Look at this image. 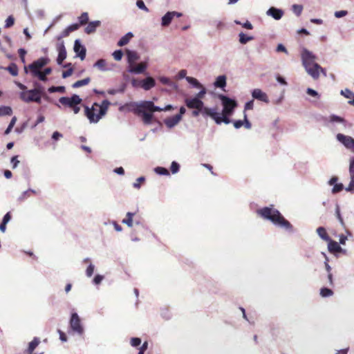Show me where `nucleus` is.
<instances>
[{
  "instance_id": "1",
  "label": "nucleus",
  "mask_w": 354,
  "mask_h": 354,
  "mask_svg": "<svg viewBox=\"0 0 354 354\" xmlns=\"http://www.w3.org/2000/svg\"><path fill=\"white\" fill-rule=\"evenodd\" d=\"M129 109L134 114L141 115L145 124H150L153 120V113L160 111V107L154 104L152 101H142L140 103H131Z\"/></svg>"
},
{
  "instance_id": "2",
  "label": "nucleus",
  "mask_w": 354,
  "mask_h": 354,
  "mask_svg": "<svg viewBox=\"0 0 354 354\" xmlns=\"http://www.w3.org/2000/svg\"><path fill=\"white\" fill-rule=\"evenodd\" d=\"M257 214L262 218L272 221L276 225L288 230H292V225L291 223L276 209L265 207L258 209Z\"/></svg>"
},
{
  "instance_id": "3",
  "label": "nucleus",
  "mask_w": 354,
  "mask_h": 354,
  "mask_svg": "<svg viewBox=\"0 0 354 354\" xmlns=\"http://www.w3.org/2000/svg\"><path fill=\"white\" fill-rule=\"evenodd\" d=\"M315 57L308 50H304L301 54L303 65L306 72L314 79L317 80L319 73H322L325 76L326 73L324 68L315 62Z\"/></svg>"
},
{
  "instance_id": "4",
  "label": "nucleus",
  "mask_w": 354,
  "mask_h": 354,
  "mask_svg": "<svg viewBox=\"0 0 354 354\" xmlns=\"http://www.w3.org/2000/svg\"><path fill=\"white\" fill-rule=\"evenodd\" d=\"M109 105L107 100H103L101 104L95 102L91 108L85 106V115L90 122L96 123L106 113Z\"/></svg>"
},
{
  "instance_id": "5",
  "label": "nucleus",
  "mask_w": 354,
  "mask_h": 354,
  "mask_svg": "<svg viewBox=\"0 0 354 354\" xmlns=\"http://www.w3.org/2000/svg\"><path fill=\"white\" fill-rule=\"evenodd\" d=\"M15 84L19 88L22 90V92H21L19 94V97L22 101H24L26 103H29V102H37L39 104L41 103V96L38 95V92L37 90L31 89V90L26 91L27 87L24 84H21V82H15Z\"/></svg>"
},
{
  "instance_id": "6",
  "label": "nucleus",
  "mask_w": 354,
  "mask_h": 354,
  "mask_svg": "<svg viewBox=\"0 0 354 354\" xmlns=\"http://www.w3.org/2000/svg\"><path fill=\"white\" fill-rule=\"evenodd\" d=\"M82 99L77 95H73L71 97H61L59 102L63 106H68L71 108L75 114H77L80 111V107L78 106L82 103Z\"/></svg>"
},
{
  "instance_id": "7",
  "label": "nucleus",
  "mask_w": 354,
  "mask_h": 354,
  "mask_svg": "<svg viewBox=\"0 0 354 354\" xmlns=\"http://www.w3.org/2000/svg\"><path fill=\"white\" fill-rule=\"evenodd\" d=\"M48 58L41 57L28 66H24V71L28 73L29 70L34 77H37L40 70L48 63Z\"/></svg>"
},
{
  "instance_id": "8",
  "label": "nucleus",
  "mask_w": 354,
  "mask_h": 354,
  "mask_svg": "<svg viewBox=\"0 0 354 354\" xmlns=\"http://www.w3.org/2000/svg\"><path fill=\"white\" fill-rule=\"evenodd\" d=\"M218 98L222 102L223 109L221 113L225 115H232L234 109L237 106V103L234 100L230 99V97L220 94Z\"/></svg>"
},
{
  "instance_id": "9",
  "label": "nucleus",
  "mask_w": 354,
  "mask_h": 354,
  "mask_svg": "<svg viewBox=\"0 0 354 354\" xmlns=\"http://www.w3.org/2000/svg\"><path fill=\"white\" fill-rule=\"evenodd\" d=\"M70 326L73 331L77 333L80 335H82L84 332V328L81 324V320L76 313H74L71 315L70 319Z\"/></svg>"
},
{
  "instance_id": "10",
  "label": "nucleus",
  "mask_w": 354,
  "mask_h": 354,
  "mask_svg": "<svg viewBox=\"0 0 354 354\" xmlns=\"http://www.w3.org/2000/svg\"><path fill=\"white\" fill-rule=\"evenodd\" d=\"M132 84L133 86H137L138 85H140L142 88H144L146 91H148L155 86L156 82L153 77H148L145 80L140 81L139 84H137L136 81L133 80L132 81Z\"/></svg>"
},
{
  "instance_id": "11",
  "label": "nucleus",
  "mask_w": 354,
  "mask_h": 354,
  "mask_svg": "<svg viewBox=\"0 0 354 354\" xmlns=\"http://www.w3.org/2000/svg\"><path fill=\"white\" fill-rule=\"evenodd\" d=\"M212 115L213 116H211V118H212L218 124H220L221 122H224L225 124H229L231 122V120L229 118V116H230L231 115L218 113L216 112V109H214Z\"/></svg>"
},
{
  "instance_id": "12",
  "label": "nucleus",
  "mask_w": 354,
  "mask_h": 354,
  "mask_svg": "<svg viewBox=\"0 0 354 354\" xmlns=\"http://www.w3.org/2000/svg\"><path fill=\"white\" fill-rule=\"evenodd\" d=\"M182 16V13L176 11L167 12L162 17L161 25L164 27L168 26L174 17H180Z\"/></svg>"
},
{
  "instance_id": "13",
  "label": "nucleus",
  "mask_w": 354,
  "mask_h": 354,
  "mask_svg": "<svg viewBox=\"0 0 354 354\" xmlns=\"http://www.w3.org/2000/svg\"><path fill=\"white\" fill-rule=\"evenodd\" d=\"M337 138L348 149H350L354 143V139L353 138L343 135L342 133H338L337 135Z\"/></svg>"
},
{
  "instance_id": "14",
  "label": "nucleus",
  "mask_w": 354,
  "mask_h": 354,
  "mask_svg": "<svg viewBox=\"0 0 354 354\" xmlns=\"http://www.w3.org/2000/svg\"><path fill=\"white\" fill-rule=\"evenodd\" d=\"M252 95L254 99L259 100L266 103L269 102V99L267 94L263 92L259 88L254 89L253 91L252 92Z\"/></svg>"
},
{
  "instance_id": "15",
  "label": "nucleus",
  "mask_w": 354,
  "mask_h": 354,
  "mask_svg": "<svg viewBox=\"0 0 354 354\" xmlns=\"http://www.w3.org/2000/svg\"><path fill=\"white\" fill-rule=\"evenodd\" d=\"M74 51L77 53L81 60L86 57V48L82 46L79 40H75L74 44Z\"/></svg>"
},
{
  "instance_id": "16",
  "label": "nucleus",
  "mask_w": 354,
  "mask_h": 354,
  "mask_svg": "<svg viewBox=\"0 0 354 354\" xmlns=\"http://www.w3.org/2000/svg\"><path fill=\"white\" fill-rule=\"evenodd\" d=\"M147 67L146 62H141L136 66H129V71L131 73L140 74L145 72Z\"/></svg>"
},
{
  "instance_id": "17",
  "label": "nucleus",
  "mask_w": 354,
  "mask_h": 354,
  "mask_svg": "<svg viewBox=\"0 0 354 354\" xmlns=\"http://www.w3.org/2000/svg\"><path fill=\"white\" fill-rule=\"evenodd\" d=\"M185 104L189 109H195L200 105H203V102L199 100L198 97L187 98L185 100Z\"/></svg>"
},
{
  "instance_id": "18",
  "label": "nucleus",
  "mask_w": 354,
  "mask_h": 354,
  "mask_svg": "<svg viewBox=\"0 0 354 354\" xmlns=\"http://www.w3.org/2000/svg\"><path fill=\"white\" fill-rule=\"evenodd\" d=\"M181 120L180 115H175L172 117L167 118L164 122L168 128H172L176 126Z\"/></svg>"
},
{
  "instance_id": "19",
  "label": "nucleus",
  "mask_w": 354,
  "mask_h": 354,
  "mask_svg": "<svg viewBox=\"0 0 354 354\" xmlns=\"http://www.w3.org/2000/svg\"><path fill=\"white\" fill-rule=\"evenodd\" d=\"M126 54L127 57V62L129 66L135 64L136 62L139 59V55L136 51L126 50Z\"/></svg>"
},
{
  "instance_id": "20",
  "label": "nucleus",
  "mask_w": 354,
  "mask_h": 354,
  "mask_svg": "<svg viewBox=\"0 0 354 354\" xmlns=\"http://www.w3.org/2000/svg\"><path fill=\"white\" fill-rule=\"evenodd\" d=\"M57 50L59 53L57 58V62L60 65L66 57V50L63 42L58 46Z\"/></svg>"
},
{
  "instance_id": "21",
  "label": "nucleus",
  "mask_w": 354,
  "mask_h": 354,
  "mask_svg": "<svg viewBox=\"0 0 354 354\" xmlns=\"http://www.w3.org/2000/svg\"><path fill=\"white\" fill-rule=\"evenodd\" d=\"M195 111H198L200 114H202L203 117L213 116L212 113L214 109H210L208 107H205L203 105H200L197 106V108L194 109Z\"/></svg>"
},
{
  "instance_id": "22",
  "label": "nucleus",
  "mask_w": 354,
  "mask_h": 354,
  "mask_svg": "<svg viewBox=\"0 0 354 354\" xmlns=\"http://www.w3.org/2000/svg\"><path fill=\"white\" fill-rule=\"evenodd\" d=\"M267 14L272 16L274 19L279 20L283 17V12L280 9L272 7L268 10Z\"/></svg>"
},
{
  "instance_id": "23",
  "label": "nucleus",
  "mask_w": 354,
  "mask_h": 354,
  "mask_svg": "<svg viewBox=\"0 0 354 354\" xmlns=\"http://www.w3.org/2000/svg\"><path fill=\"white\" fill-rule=\"evenodd\" d=\"M328 248L330 252H342V248L339 245V243L335 241H333L330 239V241H328Z\"/></svg>"
},
{
  "instance_id": "24",
  "label": "nucleus",
  "mask_w": 354,
  "mask_h": 354,
  "mask_svg": "<svg viewBox=\"0 0 354 354\" xmlns=\"http://www.w3.org/2000/svg\"><path fill=\"white\" fill-rule=\"evenodd\" d=\"M100 21H95L88 23L87 26L85 28V32L87 34H91L94 32L96 28L100 26Z\"/></svg>"
},
{
  "instance_id": "25",
  "label": "nucleus",
  "mask_w": 354,
  "mask_h": 354,
  "mask_svg": "<svg viewBox=\"0 0 354 354\" xmlns=\"http://www.w3.org/2000/svg\"><path fill=\"white\" fill-rule=\"evenodd\" d=\"M133 37L131 32H128L125 35H124L118 42V46H123L127 44L130 39Z\"/></svg>"
},
{
  "instance_id": "26",
  "label": "nucleus",
  "mask_w": 354,
  "mask_h": 354,
  "mask_svg": "<svg viewBox=\"0 0 354 354\" xmlns=\"http://www.w3.org/2000/svg\"><path fill=\"white\" fill-rule=\"evenodd\" d=\"M317 233L323 240L326 241H330V237L327 234L326 229L324 227H319L317 229Z\"/></svg>"
},
{
  "instance_id": "27",
  "label": "nucleus",
  "mask_w": 354,
  "mask_h": 354,
  "mask_svg": "<svg viewBox=\"0 0 354 354\" xmlns=\"http://www.w3.org/2000/svg\"><path fill=\"white\" fill-rule=\"evenodd\" d=\"M341 94L348 99H351L349 104L354 105V93L349 89H345L341 91Z\"/></svg>"
},
{
  "instance_id": "28",
  "label": "nucleus",
  "mask_w": 354,
  "mask_h": 354,
  "mask_svg": "<svg viewBox=\"0 0 354 354\" xmlns=\"http://www.w3.org/2000/svg\"><path fill=\"white\" fill-rule=\"evenodd\" d=\"M216 87L223 88L226 85V77L225 75H220L216 78L214 83Z\"/></svg>"
},
{
  "instance_id": "29",
  "label": "nucleus",
  "mask_w": 354,
  "mask_h": 354,
  "mask_svg": "<svg viewBox=\"0 0 354 354\" xmlns=\"http://www.w3.org/2000/svg\"><path fill=\"white\" fill-rule=\"evenodd\" d=\"M52 72V69L50 68H46L44 70V71H40L39 73L37 75V77L41 80V81H46L47 77L46 75L50 74Z\"/></svg>"
},
{
  "instance_id": "30",
  "label": "nucleus",
  "mask_w": 354,
  "mask_h": 354,
  "mask_svg": "<svg viewBox=\"0 0 354 354\" xmlns=\"http://www.w3.org/2000/svg\"><path fill=\"white\" fill-rule=\"evenodd\" d=\"M91 82L90 77H86L83 80H78L73 84V88H79L87 85Z\"/></svg>"
},
{
  "instance_id": "31",
  "label": "nucleus",
  "mask_w": 354,
  "mask_h": 354,
  "mask_svg": "<svg viewBox=\"0 0 354 354\" xmlns=\"http://www.w3.org/2000/svg\"><path fill=\"white\" fill-rule=\"evenodd\" d=\"M40 343L39 339L37 337H35L32 341H31L29 344L28 346V352L30 353H32L33 351L36 348V347L39 345Z\"/></svg>"
},
{
  "instance_id": "32",
  "label": "nucleus",
  "mask_w": 354,
  "mask_h": 354,
  "mask_svg": "<svg viewBox=\"0 0 354 354\" xmlns=\"http://www.w3.org/2000/svg\"><path fill=\"white\" fill-rule=\"evenodd\" d=\"M134 213L128 212L125 218L122 220V223L127 224L129 227L133 226V217Z\"/></svg>"
},
{
  "instance_id": "33",
  "label": "nucleus",
  "mask_w": 354,
  "mask_h": 354,
  "mask_svg": "<svg viewBox=\"0 0 354 354\" xmlns=\"http://www.w3.org/2000/svg\"><path fill=\"white\" fill-rule=\"evenodd\" d=\"M239 41L242 44H245L247 42L253 39V37L248 36L243 32H240L239 35Z\"/></svg>"
},
{
  "instance_id": "34",
  "label": "nucleus",
  "mask_w": 354,
  "mask_h": 354,
  "mask_svg": "<svg viewBox=\"0 0 354 354\" xmlns=\"http://www.w3.org/2000/svg\"><path fill=\"white\" fill-rule=\"evenodd\" d=\"M6 70L9 71V73L13 75V76H17L18 75V67L17 66L14 64V63H12L10 64L7 68H6Z\"/></svg>"
},
{
  "instance_id": "35",
  "label": "nucleus",
  "mask_w": 354,
  "mask_h": 354,
  "mask_svg": "<svg viewBox=\"0 0 354 354\" xmlns=\"http://www.w3.org/2000/svg\"><path fill=\"white\" fill-rule=\"evenodd\" d=\"M79 24L80 26L85 25L88 24V15L87 12H83L79 17Z\"/></svg>"
},
{
  "instance_id": "36",
  "label": "nucleus",
  "mask_w": 354,
  "mask_h": 354,
  "mask_svg": "<svg viewBox=\"0 0 354 354\" xmlns=\"http://www.w3.org/2000/svg\"><path fill=\"white\" fill-rule=\"evenodd\" d=\"M320 295L322 297H327L332 296L333 295V292L328 288H322L320 290Z\"/></svg>"
},
{
  "instance_id": "37",
  "label": "nucleus",
  "mask_w": 354,
  "mask_h": 354,
  "mask_svg": "<svg viewBox=\"0 0 354 354\" xmlns=\"http://www.w3.org/2000/svg\"><path fill=\"white\" fill-rule=\"evenodd\" d=\"M12 113V111L10 106L0 107V115H10Z\"/></svg>"
},
{
  "instance_id": "38",
  "label": "nucleus",
  "mask_w": 354,
  "mask_h": 354,
  "mask_svg": "<svg viewBox=\"0 0 354 354\" xmlns=\"http://www.w3.org/2000/svg\"><path fill=\"white\" fill-rule=\"evenodd\" d=\"M335 215L337 219L339 220V223L342 226H345L344 221L343 220V218L342 217L341 213H340V208L338 205H336L335 207Z\"/></svg>"
},
{
  "instance_id": "39",
  "label": "nucleus",
  "mask_w": 354,
  "mask_h": 354,
  "mask_svg": "<svg viewBox=\"0 0 354 354\" xmlns=\"http://www.w3.org/2000/svg\"><path fill=\"white\" fill-rule=\"evenodd\" d=\"M49 93L59 92V93H64L65 87L64 86H51L48 88Z\"/></svg>"
},
{
  "instance_id": "40",
  "label": "nucleus",
  "mask_w": 354,
  "mask_h": 354,
  "mask_svg": "<svg viewBox=\"0 0 354 354\" xmlns=\"http://www.w3.org/2000/svg\"><path fill=\"white\" fill-rule=\"evenodd\" d=\"M303 10V6L301 5L294 4L292 6V11L297 15L299 16Z\"/></svg>"
},
{
  "instance_id": "41",
  "label": "nucleus",
  "mask_w": 354,
  "mask_h": 354,
  "mask_svg": "<svg viewBox=\"0 0 354 354\" xmlns=\"http://www.w3.org/2000/svg\"><path fill=\"white\" fill-rule=\"evenodd\" d=\"M95 66H97L101 70H104L106 67V61L103 59H100L95 62Z\"/></svg>"
},
{
  "instance_id": "42",
  "label": "nucleus",
  "mask_w": 354,
  "mask_h": 354,
  "mask_svg": "<svg viewBox=\"0 0 354 354\" xmlns=\"http://www.w3.org/2000/svg\"><path fill=\"white\" fill-rule=\"evenodd\" d=\"M186 80H187L189 83L192 84V85H194V86H196V87H201V84L198 82V81L196 79L194 78V77H186Z\"/></svg>"
},
{
  "instance_id": "43",
  "label": "nucleus",
  "mask_w": 354,
  "mask_h": 354,
  "mask_svg": "<svg viewBox=\"0 0 354 354\" xmlns=\"http://www.w3.org/2000/svg\"><path fill=\"white\" fill-rule=\"evenodd\" d=\"M123 53L121 50H117L113 53V57L116 61H120L122 58Z\"/></svg>"
},
{
  "instance_id": "44",
  "label": "nucleus",
  "mask_w": 354,
  "mask_h": 354,
  "mask_svg": "<svg viewBox=\"0 0 354 354\" xmlns=\"http://www.w3.org/2000/svg\"><path fill=\"white\" fill-rule=\"evenodd\" d=\"M180 165L178 162L173 161L171 162L170 169L172 174H176L179 171Z\"/></svg>"
},
{
  "instance_id": "45",
  "label": "nucleus",
  "mask_w": 354,
  "mask_h": 354,
  "mask_svg": "<svg viewBox=\"0 0 354 354\" xmlns=\"http://www.w3.org/2000/svg\"><path fill=\"white\" fill-rule=\"evenodd\" d=\"M344 189V185L342 183H337L334 185L333 188L332 189L333 194H337Z\"/></svg>"
},
{
  "instance_id": "46",
  "label": "nucleus",
  "mask_w": 354,
  "mask_h": 354,
  "mask_svg": "<svg viewBox=\"0 0 354 354\" xmlns=\"http://www.w3.org/2000/svg\"><path fill=\"white\" fill-rule=\"evenodd\" d=\"M16 121H17L16 117H13L12 118V120H11V121H10L8 128L5 131V134H8L11 131L12 129L13 128V127L15 124Z\"/></svg>"
},
{
  "instance_id": "47",
  "label": "nucleus",
  "mask_w": 354,
  "mask_h": 354,
  "mask_svg": "<svg viewBox=\"0 0 354 354\" xmlns=\"http://www.w3.org/2000/svg\"><path fill=\"white\" fill-rule=\"evenodd\" d=\"M15 19L12 16H9L6 20L5 28H10L14 25Z\"/></svg>"
},
{
  "instance_id": "48",
  "label": "nucleus",
  "mask_w": 354,
  "mask_h": 354,
  "mask_svg": "<svg viewBox=\"0 0 354 354\" xmlns=\"http://www.w3.org/2000/svg\"><path fill=\"white\" fill-rule=\"evenodd\" d=\"M155 171L156 173L160 174V175H169V171L164 167H158L155 169Z\"/></svg>"
},
{
  "instance_id": "49",
  "label": "nucleus",
  "mask_w": 354,
  "mask_h": 354,
  "mask_svg": "<svg viewBox=\"0 0 354 354\" xmlns=\"http://www.w3.org/2000/svg\"><path fill=\"white\" fill-rule=\"evenodd\" d=\"M349 173L351 178H354V158H352L350 160Z\"/></svg>"
},
{
  "instance_id": "50",
  "label": "nucleus",
  "mask_w": 354,
  "mask_h": 354,
  "mask_svg": "<svg viewBox=\"0 0 354 354\" xmlns=\"http://www.w3.org/2000/svg\"><path fill=\"white\" fill-rule=\"evenodd\" d=\"M130 343L132 346L136 347L141 344V339L139 337H132Z\"/></svg>"
},
{
  "instance_id": "51",
  "label": "nucleus",
  "mask_w": 354,
  "mask_h": 354,
  "mask_svg": "<svg viewBox=\"0 0 354 354\" xmlns=\"http://www.w3.org/2000/svg\"><path fill=\"white\" fill-rule=\"evenodd\" d=\"M145 180V178L143 176L137 178L136 181L133 183V187L136 189L140 188V184Z\"/></svg>"
},
{
  "instance_id": "52",
  "label": "nucleus",
  "mask_w": 354,
  "mask_h": 354,
  "mask_svg": "<svg viewBox=\"0 0 354 354\" xmlns=\"http://www.w3.org/2000/svg\"><path fill=\"white\" fill-rule=\"evenodd\" d=\"M136 5L140 9L143 10L146 12H149V9L145 6V4L142 0H138L136 2Z\"/></svg>"
},
{
  "instance_id": "53",
  "label": "nucleus",
  "mask_w": 354,
  "mask_h": 354,
  "mask_svg": "<svg viewBox=\"0 0 354 354\" xmlns=\"http://www.w3.org/2000/svg\"><path fill=\"white\" fill-rule=\"evenodd\" d=\"M94 268H95L94 266L91 263L88 266V268L86 270V274L87 277H91L93 275V272H94Z\"/></svg>"
},
{
  "instance_id": "54",
  "label": "nucleus",
  "mask_w": 354,
  "mask_h": 354,
  "mask_svg": "<svg viewBox=\"0 0 354 354\" xmlns=\"http://www.w3.org/2000/svg\"><path fill=\"white\" fill-rule=\"evenodd\" d=\"M243 125L246 129H250L252 125L250 121L248 120V117L245 113H244Z\"/></svg>"
},
{
  "instance_id": "55",
  "label": "nucleus",
  "mask_w": 354,
  "mask_h": 354,
  "mask_svg": "<svg viewBox=\"0 0 354 354\" xmlns=\"http://www.w3.org/2000/svg\"><path fill=\"white\" fill-rule=\"evenodd\" d=\"M73 69L72 68H70L69 69L63 71L62 73V77L66 78L69 76H71L73 74Z\"/></svg>"
},
{
  "instance_id": "56",
  "label": "nucleus",
  "mask_w": 354,
  "mask_h": 354,
  "mask_svg": "<svg viewBox=\"0 0 354 354\" xmlns=\"http://www.w3.org/2000/svg\"><path fill=\"white\" fill-rule=\"evenodd\" d=\"M346 190L347 192H354V178H351V182L348 187L346 188Z\"/></svg>"
},
{
  "instance_id": "57",
  "label": "nucleus",
  "mask_w": 354,
  "mask_h": 354,
  "mask_svg": "<svg viewBox=\"0 0 354 354\" xmlns=\"http://www.w3.org/2000/svg\"><path fill=\"white\" fill-rule=\"evenodd\" d=\"M347 15V11L346 10H340V11H336L335 12V16L337 18H341Z\"/></svg>"
},
{
  "instance_id": "58",
  "label": "nucleus",
  "mask_w": 354,
  "mask_h": 354,
  "mask_svg": "<svg viewBox=\"0 0 354 354\" xmlns=\"http://www.w3.org/2000/svg\"><path fill=\"white\" fill-rule=\"evenodd\" d=\"M330 121L332 122H344V119L339 116L333 115L330 116Z\"/></svg>"
},
{
  "instance_id": "59",
  "label": "nucleus",
  "mask_w": 354,
  "mask_h": 354,
  "mask_svg": "<svg viewBox=\"0 0 354 354\" xmlns=\"http://www.w3.org/2000/svg\"><path fill=\"white\" fill-rule=\"evenodd\" d=\"M71 33V31L70 30H68V28H66L61 33L59 39H61V38H63V37H68Z\"/></svg>"
},
{
  "instance_id": "60",
  "label": "nucleus",
  "mask_w": 354,
  "mask_h": 354,
  "mask_svg": "<svg viewBox=\"0 0 354 354\" xmlns=\"http://www.w3.org/2000/svg\"><path fill=\"white\" fill-rule=\"evenodd\" d=\"M57 332L59 335V339H61V341L62 342H66L67 341V337H66V335L62 332L61 330H57Z\"/></svg>"
},
{
  "instance_id": "61",
  "label": "nucleus",
  "mask_w": 354,
  "mask_h": 354,
  "mask_svg": "<svg viewBox=\"0 0 354 354\" xmlns=\"http://www.w3.org/2000/svg\"><path fill=\"white\" fill-rule=\"evenodd\" d=\"M80 25L79 24H73L68 26V30H70L71 32L77 30L80 28Z\"/></svg>"
},
{
  "instance_id": "62",
  "label": "nucleus",
  "mask_w": 354,
  "mask_h": 354,
  "mask_svg": "<svg viewBox=\"0 0 354 354\" xmlns=\"http://www.w3.org/2000/svg\"><path fill=\"white\" fill-rule=\"evenodd\" d=\"M18 156H15L11 158V163L12 164V168H16L19 161L17 160Z\"/></svg>"
},
{
  "instance_id": "63",
  "label": "nucleus",
  "mask_w": 354,
  "mask_h": 354,
  "mask_svg": "<svg viewBox=\"0 0 354 354\" xmlns=\"http://www.w3.org/2000/svg\"><path fill=\"white\" fill-rule=\"evenodd\" d=\"M253 100H251L250 102H248L245 104V107H244V110L246 111V110H250V109H253ZM244 113H245V111H244Z\"/></svg>"
},
{
  "instance_id": "64",
  "label": "nucleus",
  "mask_w": 354,
  "mask_h": 354,
  "mask_svg": "<svg viewBox=\"0 0 354 354\" xmlns=\"http://www.w3.org/2000/svg\"><path fill=\"white\" fill-rule=\"evenodd\" d=\"M102 279H103V276L97 274V275H96V276L94 277V279H93V282H94V283H95V284H99V283H101V281H102Z\"/></svg>"
}]
</instances>
